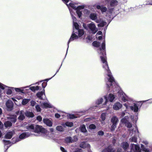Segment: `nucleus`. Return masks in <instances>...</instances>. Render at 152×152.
Wrapping results in <instances>:
<instances>
[{"label":"nucleus","mask_w":152,"mask_h":152,"mask_svg":"<svg viewBox=\"0 0 152 152\" xmlns=\"http://www.w3.org/2000/svg\"><path fill=\"white\" fill-rule=\"evenodd\" d=\"M102 48H99L98 50L99 53L101 55L100 58L103 63V67L104 69L105 73L107 74V77L105 79L107 87L108 89V91L110 90L109 88H112L114 90V87H116L117 85L114 80L113 77L111 75V73L110 70L106 56V53L105 52V41L103 42L102 46Z\"/></svg>","instance_id":"obj_1"},{"label":"nucleus","mask_w":152,"mask_h":152,"mask_svg":"<svg viewBox=\"0 0 152 152\" xmlns=\"http://www.w3.org/2000/svg\"><path fill=\"white\" fill-rule=\"evenodd\" d=\"M118 94L119 97L121 98L122 100L124 102L127 101L126 103L124 104V105L126 107V109L130 108L134 112L138 111V108L137 104L134 103L133 102L128 96L121 91L120 90Z\"/></svg>","instance_id":"obj_2"},{"label":"nucleus","mask_w":152,"mask_h":152,"mask_svg":"<svg viewBox=\"0 0 152 152\" xmlns=\"http://www.w3.org/2000/svg\"><path fill=\"white\" fill-rule=\"evenodd\" d=\"M74 27L75 29H73V33L72 34L69 39L68 42V47L69 42L75 39H78V36L76 34H78L79 37L82 36L84 34L83 30L79 29V25L76 22H73Z\"/></svg>","instance_id":"obj_3"},{"label":"nucleus","mask_w":152,"mask_h":152,"mask_svg":"<svg viewBox=\"0 0 152 152\" xmlns=\"http://www.w3.org/2000/svg\"><path fill=\"white\" fill-rule=\"evenodd\" d=\"M62 1L65 3H66V5L68 7L69 10H70L72 11L70 9V7L74 9H75L76 10V12L79 18H80L81 16L82 15V12L81 10L83 9L84 8V6H77V4L75 3H70L69 5H68L66 3H67L69 0H62Z\"/></svg>","instance_id":"obj_4"},{"label":"nucleus","mask_w":152,"mask_h":152,"mask_svg":"<svg viewBox=\"0 0 152 152\" xmlns=\"http://www.w3.org/2000/svg\"><path fill=\"white\" fill-rule=\"evenodd\" d=\"M115 98L114 95L112 94H110L108 96V99L106 96H104V99L101 98L98 99L96 101V103L98 105L102 104L103 106L102 107H104L106 105L108 101V99L109 100L110 102H112Z\"/></svg>","instance_id":"obj_5"},{"label":"nucleus","mask_w":152,"mask_h":152,"mask_svg":"<svg viewBox=\"0 0 152 152\" xmlns=\"http://www.w3.org/2000/svg\"><path fill=\"white\" fill-rule=\"evenodd\" d=\"M97 15L96 13H91L90 15V18L93 20H95L97 23H99L98 25L99 27H103L106 24V22L102 20L101 19H97Z\"/></svg>","instance_id":"obj_6"},{"label":"nucleus","mask_w":152,"mask_h":152,"mask_svg":"<svg viewBox=\"0 0 152 152\" xmlns=\"http://www.w3.org/2000/svg\"><path fill=\"white\" fill-rule=\"evenodd\" d=\"M34 132L38 134H39L40 132L44 134V136H47L49 132L45 128H42L41 126L38 125H36L34 127Z\"/></svg>","instance_id":"obj_7"},{"label":"nucleus","mask_w":152,"mask_h":152,"mask_svg":"<svg viewBox=\"0 0 152 152\" xmlns=\"http://www.w3.org/2000/svg\"><path fill=\"white\" fill-rule=\"evenodd\" d=\"M88 27L91 32L95 34L98 31V29L96 27L95 24L93 22H91L87 25Z\"/></svg>","instance_id":"obj_8"},{"label":"nucleus","mask_w":152,"mask_h":152,"mask_svg":"<svg viewBox=\"0 0 152 152\" xmlns=\"http://www.w3.org/2000/svg\"><path fill=\"white\" fill-rule=\"evenodd\" d=\"M131 151L130 152H141L139 146L137 145L133 144L131 146Z\"/></svg>","instance_id":"obj_9"},{"label":"nucleus","mask_w":152,"mask_h":152,"mask_svg":"<svg viewBox=\"0 0 152 152\" xmlns=\"http://www.w3.org/2000/svg\"><path fill=\"white\" fill-rule=\"evenodd\" d=\"M30 134L28 132H24L20 136L19 138H17L16 141V142H18L21 140V139H23L29 136Z\"/></svg>","instance_id":"obj_10"},{"label":"nucleus","mask_w":152,"mask_h":152,"mask_svg":"<svg viewBox=\"0 0 152 152\" xmlns=\"http://www.w3.org/2000/svg\"><path fill=\"white\" fill-rule=\"evenodd\" d=\"M24 112L23 110L18 111L16 113V114L19 115L18 117V119L19 120L22 121L25 118V116L24 115Z\"/></svg>","instance_id":"obj_11"},{"label":"nucleus","mask_w":152,"mask_h":152,"mask_svg":"<svg viewBox=\"0 0 152 152\" xmlns=\"http://www.w3.org/2000/svg\"><path fill=\"white\" fill-rule=\"evenodd\" d=\"M122 106V104L119 102L115 103L113 106V109L115 110H118L121 108Z\"/></svg>","instance_id":"obj_12"},{"label":"nucleus","mask_w":152,"mask_h":152,"mask_svg":"<svg viewBox=\"0 0 152 152\" xmlns=\"http://www.w3.org/2000/svg\"><path fill=\"white\" fill-rule=\"evenodd\" d=\"M128 117L126 116L125 117L122 118L121 121L120 126H123L124 124H126L128 121Z\"/></svg>","instance_id":"obj_13"},{"label":"nucleus","mask_w":152,"mask_h":152,"mask_svg":"<svg viewBox=\"0 0 152 152\" xmlns=\"http://www.w3.org/2000/svg\"><path fill=\"white\" fill-rule=\"evenodd\" d=\"M6 105L7 107L8 108V110H10L13 106V103L11 100H8L6 103Z\"/></svg>","instance_id":"obj_14"},{"label":"nucleus","mask_w":152,"mask_h":152,"mask_svg":"<svg viewBox=\"0 0 152 152\" xmlns=\"http://www.w3.org/2000/svg\"><path fill=\"white\" fill-rule=\"evenodd\" d=\"M43 121L45 124L49 126H52V122L48 119L44 118L43 119Z\"/></svg>","instance_id":"obj_15"},{"label":"nucleus","mask_w":152,"mask_h":152,"mask_svg":"<svg viewBox=\"0 0 152 152\" xmlns=\"http://www.w3.org/2000/svg\"><path fill=\"white\" fill-rule=\"evenodd\" d=\"M14 133V131L7 132L5 135L6 138L8 139H10Z\"/></svg>","instance_id":"obj_16"},{"label":"nucleus","mask_w":152,"mask_h":152,"mask_svg":"<svg viewBox=\"0 0 152 152\" xmlns=\"http://www.w3.org/2000/svg\"><path fill=\"white\" fill-rule=\"evenodd\" d=\"M96 7L98 9H100L101 10V12H105L107 11V8L105 7L104 6H101L99 5H97Z\"/></svg>","instance_id":"obj_17"},{"label":"nucleus","mask_w":152,"mask_h":152,"mask_svg":"<svg viewBox=\"0 0 152 152\" xmlns=\"http://www.w3.org/2000/svg\"><path fill=\"white\" fill-rule=\"evenodd\" d=\"M73 123L72 122H67L64 124H63L62 125L65 127L66 126L69 127H72L73 126Z\"/></svg>","instance_id":"obj_18"},{"label":"nucleus","mask_w":152,"mask_h":152,"mask_svg":"<svg viewBox=\"0 0 152 152\" xmlns=\"http://www.w3.org/2000/svg\"><path fill=\"white\" fill-rule=\"evenodd\" d=\"M26 115L29 117H33L34 116L33 113L31 112L26 111L25 113Z\"/></svg>","instance_id":"obj_19"},{"label":"nucleus","mask_w":152,"mask_h":152,"mask_svg":"<svg viewBox=\"0 0 152 152\" xmlns=\"http://www.w3.org/2000/svg\"><path fill=\"white\" fill-rule=\"evenodd\" d=\"M8 118L12 122H15L16 121L17 117L16 115H13L8 117Z\"/></svg>","instance_id":"obj_20"},{"label":"nucleus","mask_w":152,"mask_h":152,"mask_svg":"<svg viewBox=\"0 0 152 152\" xmlns=\"http://www.w3.org/2000/svg\"><path fill=\"white\" fill-rule=\"evenodd\" d=\"M102 152H115L114 150L109 147L104 149Z\"/></svg>","instance_id":"obj_21"},{"label":"nucleus","mask_w":152,"mask_h":152,"mask_svg":"<svg viewBox=\"0 0 152 152\" xmlns=\"http://www.w3.org/2000/svg\"><path fill=\"white\" fill-rule=\"evenodd\" d=\"M37 96L40 99H43V96H45L44 93L42 92H40L37 93Z\"/></svg>","instance_id":"obj_22"},{"label":"nucleus","mask_w":152,"mask_h":152,"mask_svg":"<svg viewBox=\"0 0 152 152\" xmlns=\"http://www.w3.org/2000/svg\"><path fill=\"white\" fill-rule=\"evenodd\" d=\"M80 147L81 148H85L86 147H90V145L85 142H82L80 144Z\"/></svg>","instance_id":"obj_23"},{"label":"nucleus","mask_w":152,"mask_h":152,"mask_svg":"<svg viewBox=\"0 0 152 152\" xmlns=\"http://www.w3.org/2000/svg\"><path fill=\"white\" fill-rule=\"evenodd\" d=\"M118 121V119L116 117L114 116L111 118V122L113 124H116Z\"/></svg>","instance_id":"obj_24"},{"label":"nucleus","mask_w":152,"mask_h":152,"mask_svg":"<svg viewBox=\"0 0 152 152\" xmlns=\"http://www.w3.org/2000/svg\"><path fill=\"white\" fill-rule=\"evenodd\" d=\"M41 105L44 108H50L52 107L51 105L47 103L44 102L42 104H41Z\"/></svg>","instance_id":"obj_25"},{"label":"nucleus","mask_w":152,"mask_h":152,"mask_svg":"<svg viewBox=\"0 0 152 152\" xmlns=\"http://www.w3.org/2000/svg\"><path fill=\"white\" fill-rule=\"evenodd\" d=\"M118 3V1L116 0H112L110 2V6L112 7H114L116 6Z\"/></svg>","instance_id":"obj_26"},{"label":"nucleus","mask_w":152,"mask_h":152,"mask_svg":"<svg viewBox=\"0 0 152 152\" xmlns=\"http://www.w3.org/2000/svg\"><path fill=\"white\" fill-rule=\"evenodd\" d=\"M122 146L123 149L124 150H126L128 147L129 145L127 142H124L122 143Z\"/></svg>","instance_id":"obj_27"},{"label":"nucleus","mask_w":152,"mask_h":152,"mask_svg":"<svg viewBox=\"0 0 152 152\" xmlns=\"http://www.w3.org/2000/svg\"><path fill=\"white\" fill-rule=\"evenodd\" d=\"M30 99H23L22 101V104L23 105H25L27 104L28 102L30 101Z\"/></svg>","instance_id":"obj_28"},{"label":"nucleus","mask_w":152,"mask_h":152,"mask_svg":"<svg viewBox=\"0 0 152 152\" xmlns=\"http://www.w3.org/2000/svg\"><path fill=\"white\" fill-rule=\"evenodd\" d=\"M80 128L81 131L82 132H85L87 131V130L86 129V126L84 125H82L80 126Z\"/></svg>","instance_id":"obj_29"},{"label":"nucleus","mask_w":152,"mask_h":152,"mask_svg":"<svg viewBox=\"0 0 152 152\" xmlns=\"http://www.w3.org/2000/svg\"><path fill=\"white\" fill-rule=\"evenodd\" d=\"M129 141L131 142H136L137 141V138L135 136L132 137L130 138Z\"/></svg>","instance_id":"obj_30"},{"label":"nucleus","mask_w":152,"mask_h":152,"mask_svg":"<svg viewBox=\"0 0 152 152\" xmlns=\"http://www.w3.org/2000/svg\"><path fill=\"white\" fill-rule=\"evenodd\" d=\"M4 124L5 127L7 128L9 127H10L12 125V123L9 121L6 122L4 123Z\"/></svg>","instance_id":"obj_31"},{"label":"nucleus","mask_w":152,"mask_h":152,"mask_svg":"<svg viewBox=\"0 0 152 152\" xmlns=\"http://www.w3.org/2000/svg\"><path fill=\"white\" fill-rule=\"evenodd\" d=\"M66 113H60V114L58 113H56L55 114V116L56 118H59L60 117L61 115L62 116H64Z\"/></svg>","instance_id":"obj_32"},{"label":"nucleus","mask_w":152,"mask_h":152,"mask_svg":"<svg viewBox=\"0 0 152 152\" xmlns=\"http://www.w3.org/2000/svg\"><path fill=\"white\" fill-rule=\"evenodd\" d=\"M6 88L7 87V86H6L0 83V95L1 94V89H4Z\"/></svg>","instance_id":"obj_33"},{"label":"nucleus","mask_w":152,"mask_h":152,"mask_svg":"<svg viewBox=\"0 0 152 152\" xmlns=\"http://www.w3.org/2000/svg\"><path fill=\"white\" fill-rule=\"evenodd\" d=\"M92 44L94 46L96 47H98L99 46L100 43L97 41H95L93 42Z\"/></svg>","instance_id":"obj_34"},{"label":"nucleus","mask_w":152,"mask_h":152,"mask_svg":"<svg viewBox=\"0 0 152 152\" xmlns=\"http://www.w3.org/2000/svg\"><path fill=\"white\" fill-rule=\"evenodd\" d=\"M66 142H72L73 141L72 139L70 137H68L66 138L65 140Z\"/></svg>","instance_id":"obj_35"},{"label":"nucleus","mask_w":152,"mask_h":152,"mask_svg":"<svg viewBox=\"0 0 152 152\" xmlns=\"http://www.w3.org/2000/svg\"><path fill=\"white\" fill-rule=\"evenodd\" d=\"M27 129L28 130H33L34 131V127L32 124H29L27 126Z\"/></svg>","instance_id":"obj_36"},{"label":"nucleus","mask_w":152,"mask_h":152,"mask_svg":"<svg viewBox=\"0 0 152 152\" xmlns=\"http://www.w3.org/2000/svg\"><path fill=\"white\" fill-rule=\"evenodd\" d=\"M141 148L142 150L145 152H151L149 151L148 149L145 148V146L143 145H141Z\"/></svg>","instance_id":"obj_37"},{"label":"nucleus","mask_w":152,"mask_h":152,"mask_svg":"<svg viewBox=\"0 0 152 152\" xmlns=\"http://www.w3.org/2000/svg\"><path fill=\"white\" fill-rule=\"evenodd\" d=\"M56 129L60 132H62L64 131V128L61 126H58L56 128Z\"/></svg>","instance_id":"obj_38"},{"label":"nucleus","mask_w":152,"mask_h":152,"mask_svg":"<svg viewBox=\"0 0 152 152\" xmlns=\"http://www.w3.org/2000/svg\"><path fill=\"white\" fill-rule=\"evenodd\" d=\"M70 12L72 16V19L73 20V23L75 22V21H76V18L73 16V15L72 14V11L70 10Z\"/></svg>","instance_id":"obj_39"},{"label":"nucleus","mask_w":152,"mask_h":152,"mask_svg":"<svg viewBox=\"0 0 152 152\" xmlns=\"http://www.w3.org/2000/svg\"><path fill=\"white\" fill-rule=\"evenodd\" d=\"M116 127V124H113L111 126V131H114Z\"/></svg>","instance_id":"obj_40"},{"label":"nucleus","mask_w":152,"mask_h":152,"mask_svg":"<svg viewBox=\"0 0 152 152\" xmlns=\"http://www.w3.org/2000/svg\"><path fill=\"white\" fill-rule=\"evenodd\" d=\"M129 114V113H128L127 112H126V111H125L122 112L121 114V116L123 117L125 115H126V116H128V115Z\"/></svg>","instance_id":"obj_41"},{"label":"nucleus","mask_w":152,"mask_h":152,"mask_svg":"<svg viewBox=\"0 0 152 152\" xmlns=\"http://www.w3.org/2000/svg\"><path fill=\"white\" fill-rule=\"evenodd\" d=\"M89 127L91 129H95L96 128V126L94 124H91L89 125Z\"/></svg>","instance_id":"obj_42"},{"label":"nucleus","mask_w":152,"mask_h":152,"mask_svg":"<svg viewBox=\"0 0 152 152\" xmlns=\"http://www.w3.org/2000/svg\"><path fill=\"white\" fill-rule=\"evenodd\" d=\"M125 125L127 128L130 129L132 127V125L129 122L125 124Z\"/></svg>","instance_id":"obj_43"},{"label":"nucleus","mask_w":152,"mask_h":152,"mask_svg":"<svg viewBox=\"0 0 152 152\" xmlns=\"http://www.w3.org/2000/svg\"><path fill=\"white\" fill-rule=\"evenodd\" d=\"M7 88H5V89H4L3 90H4V89H6V90L7 89L8 90H7V94L10 95L12 93V91L10 89H8V87L7 86Z\"/></svg>","instance_id":"obj_44"},{"label":"nucleus","mask_w":152,"mask_h":152,"mask_svg":"<svg viewBox=\"0 0 152 152\" xmlns=\"http://www.w3.org/2000/svg\"><path fill=\"white\" fill-rule=\"evenodd\" d=\"M35 108L37 111V112H39L41 111V109L40 108L39 106V105H37L35 106Z\"/></svg>","instance_id":"obj_45"},{"label":"nucleus","mask_w":152,"mask_h":152,"mask_svg":"<svg viewBox=\"0 0 152 152\" xmlns=\"http://www.w3.org/2000/svg\"><path fill=\"white\" fill-rule=\"evenodd\" d=\"M106 114L104 113H102L101 115V118L102 121H104L105 119Z\"/></svg>","instance_id":"obj_46"},{"label":"nucleus","mask_w":152,"mask_h":152,"mask_svg":"<svg viewBox=\"0 0 152 152\" xmlns=\"http://www.w3.org/2000/svg\"><path fill=\"white\" fill-rule=\"evenodd\" d=\"M104 134L103 132L102 131H99L98 132V134L99 136H102Z\"/></svg>","instance_id":"obj_47"},{"label":"nucleus","mask_w":152,"mask_h":152,"mask_svg":"<svg viewBox=\"0 0 152 152\" xmlns=\"http://www.w3.org/2000/svg\"><path fill=\"white\" fill-rule=\"evenodd\" d=\"M31 105L32 106H34L36 102L35 101L32 100L30 102Z\"/></svg>","instance_id":"obj_48"},{"label":"nucleus","mask_w":152,"mask_h":152,"mask_svg":"<svg viewBox=\"0 0 152 152\" xmlns=\"http://www.w3.org/2000/svg\"><path fill=\"white\" fill-rule=\"evenodd\" d=\"M37 120L39 121H41L42 120V118L40 116H38L37 117Z\"/></svg>","instance_id":"obj_49"},{"label":"nucleus","mask_w":152,"mask_h":152,"mask_svg":"<svg viewBox=\"0 0 152 152\" xmlns=\"http://www.w3.org/2000/svg\"><path fill=\"white\" fill-rule=\"evenodd\" d=\"M77 140V138L76 136H74L73 138V139H72V140L73 141V142H74L76 141Z\"/></svg>","instance_id":"obj_50"},{"label":"nucleus","mask_w":152,"mask_h":152,"mask_svg":"<svg viewBox=\"0 0 152 152\" xmlns=\"http://www.w3.org/2000/svg\"><path fill=\"white\" fill-rule=\"evenodd\" d=\"M76 117L73 115H70L69 118L70 119H73L76 118Z\"/></svg>","instance_id":"obj_51"},{"label":"nucleus","mask_w":152,"mask_h":152,"mask_svg":"<svg viewBox=\"0 0 152 152\" xmlns=\"http://www.w3.org/2000/svg\"><path fill=\"white\" fill-rule=\"evenodd\" d=\"M102 31H98V32L97 33L96 35V37H97V36L98 35H101L102 34Z\"/></svg>","instance_id":"obj_52"},{"label":"nucleus","mask_w":152,"mask_h":152,"mask_svg":"<svg viewBox=\"0 0 152 152\" xmlns=\"http://www.w3.org/2000/svg\"><path fill=\"white\" fill-rule=\"evenodd\" d=\"M60 149L63 152H66V151L65 150L64 148L62 147H60Z\"/></svg>","instance_id":"obj_53"},{"label":"nucleus","mask_w":152,"mask_h":152,"mask_svg":"<svg viewBox=\"0 0 152 152\" xmlns=\"http://www.w3.org/2000/svg\"><path fill=\"white\" fill-rule=\"evenodd\" d=\"M3 142L5 144H7L8 143H9V141L6 140H4Z\"/></svg>","instance_id":"obj_54"},{"label":"nucleus","mask_w":152,"mask_h":152,"mask_svg":"<svg viewBox=\"0 0 152 152\" xmlns=\"http://www.w3.org/2000/svg\"><path fill=\"white\" fill-rule=\"evenodd\" d=\"M30 89L31 90H32L33 91H35V87H34V86L31 87L30 88Z\"/></svg>","instance_id":"obj_55"},{"label":"nucleus","mask_w":152,"mask_h":152,"mask_svg":"<svg viewBox=\"0 0 152 152\" xmlns=\"http://www.w3.org/2000/svg\"><path fill=\"white\" fill-rule=\"evenodd\" d=\"M42 86L43 88H44L47 85V83H42Z\"/></svg>","instance_id":"obj_56"},{"label":"nucleus","mask_w":152,"mask_h":152,"mask_svg":"<svg viewBox=\"0 0 152 152\" xmlns=\"http://www.w3.org/2000/svg\"><path fill=\"white\" fill-rule=\"evenodd\" d=\"M75 152H82V150L80 149H77Z\"/></svg>","instance_id":"obj_57"},{"label":"nucleus","mask_w":152,"mask_h":152,"mask_svg":"<svg viewBox=\"0 0 152 152\" xmlns=\"http://www.w3.org/2000/svg\"><path fill=\"white\" fill-rule=\"evenodd\" d=\"M83 27L85 29H87V26H86V24H85L84 23H83Z\"/></svg>","instance_id":"obj_58"},{"label":"nucleus","mask_w":152,"mask_h":152,"mask_svg":"<svg viewBox=\"0 0 152 152\" xmlns=\"http://www.w3.org/2000/svg\"><path fill=\"white\" fill-rule=\"evenodd\" d=\"M142 142L143 143L145 144V145H147L148 143V142L147 141H143Z\"/></svg>","instance_id":"obj_59"},{"label":"nucleus","mask_w":152,"mask_h":152,"mask_svg":"<svg viewBox=\"0 0 152 152\" xmlns=\"http://www.w3.org/2000/svg\"><path fill=\"white\" fill-rule=\"evenodd\" d=\"M35 90H38L39 89V86H36L35 87Z\"/></svg>","instance_id":"obj_60"},{"label":"nucleus","mask_w":152,"mask_h":152,"mask_svg":"<svg viewBox=\"0 0 152 152\" xmlns=\"http://www.w3.org/2000/svg\"><path fill=\"white\" fill-rule=\"evenodd\" d=\"M102 36H99L98 37V39L99 40H101L102 39Z\"/></svg>","instance_id":"obj_61"},{"label":"nucleus","mask_w":152,"mask_h":152,"mask_svg":"<svg viewBox=\"0 0 152 152\" xmlns=\"http://www.w3.org/2000/svg\"><path fill=\"white\" fill-rule=\"evenodd\" d=\"M84 11L86 13H88V11L87 10H85Z\"/></svg>","instance_id":"obj_62"},{"label":"nucleus","mask_w":152,"mask_h":152,"mask_svg":"<svg viewBox=\"0 0 152 152\" xmlns=\"http://www.w3.org/2000/svg\"><path fill=\"white\" fill-rule=\"evenodd\" d=\"M2 113V110L0 108V115Z\"/></svg>","instance_id":"obj_63"},{"label":"nucleus","mask_w":152,"mask_h":152,"mask_svg":"<svg viewBox=\"0 0 152 152\" xmlns=\"http://www.w3.org/2000/svg\"><path fill=\"white\" fill-rule=\"evenodd\" d=\"M90 120V118H88V119H85V121H89Z\"/></svg>","instance_id":"obj_64"}]
</instances>
